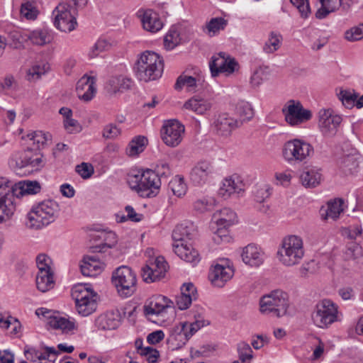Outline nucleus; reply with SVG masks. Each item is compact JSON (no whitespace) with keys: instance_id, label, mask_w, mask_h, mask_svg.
I'll list each match as a JSON object with an SVG mask.
<instances>
[{"instance_id":"obj_42","label":"nucleus","mask_w":363,"mask_h":363,"mask_svg":"<svg viewBox=\"0 0 363 363\" xmlns=\"http://www.w3.org/2000/svg\"><path fill=\"white\" fill-rule=\"evenodd\" d=\"M186 87L189 91H194L196 87V79L191 76L182 74L180 75L174 84L177 90H181L183 87Z\"/></svg>"},{"instance_id":"obj_59","label":"nucleus","mask_w":363,"mask_h":363,"mask_svg":"<svg viewBox=\"0 0 363 363\" xmlns=\"http://www.w3.org/2000/svg\"><path fill=\"white\" fill-rule=\"evenodd\" d=\"M51 259L45 254H40L36 257V264L38 272L42 271H52L50 267Z\"/></svg>"},{"instance_id":"obj_29","label":"nucleus","mask_w":363,"mask_h":363,"mask_svg":"<svg viewBox=\"0 0 363 363\" xmlns=\"http://www.w3.org/2000/svg\"><path fill=\"white\" fill-rule=\"evenodd\" d=\"M193 226H187L184 224L178 225L172 232L174 244L188 243L194 235Z\"/></svg>"},{"instance_id":"obj_38","label":"nucleus","mask_w":363,"mask_h":363,"mask_svg":"<svg viewBox=\"0 0 363 363\" xmlns=\"http://www.w3.org/2000/svg\"><path fill=\"white\" fill-rule=\"evenodd\" d=\"M49 325L54 329H60L63 333H68L74 329L75 325L73 321H71L63 317L55 316L49 320Z\"/></svg>"},{"instance_id":"obj_25","label":"nucleus","mask_w":363,"mask_h":363,"mask_svg":"<svg viewBox=\"0 0 363 363\" xmlns=\"http://www.w3.org/2000/svg\"><path fill=\"white\" fill-rule=\"evenodd\" d=\"M173 247L175 254L185 262L196 263L199 261V255L191 243L173 244Z\"/></svg>"},{"instance_id":"obj_53","label":"nucleus","mask_w":363,"mask_h":363,"mask_svg":"<svg viewBox=\"0 0 363 363\" xmlns=\"http://www.w3.org/2000/svg\"><path fill=\"white\" fill-rule=\"evenodd\" d=\"M141 276L143 279V281L147 283L155 282L162 279L159 274L156 273L153 269V267L150 264H146L144 267H143Z\"/></svg>"},{"instance_id":"obj_6","label":"nucleus","mask_w":363,"mask_h":363,"mask_svg":"<svg viewBox=\"0 0 363 363\" xmlns=\"http://www.w3.org/2000/svg\"><path fill=\"white\" fill-rule=\"evenodd\" d=\"M290 307L289 295L279 289L274 290L262 296L259 300L261 313L282 317L288 314Z\"/></svg>"},{"instance_id":"obj_20","label":"nucleus","mask_w":363,"mask_h":363,"mask_svg":"<svg viewBox=\"0 0 363 363\" xmlns=\"http://www.w3.org/2000/svg\"><path fill=\"white\" fill-rule=\"evenodd\" d=\"M213 172V167L209 162L201 161L191 169L190 179L194 184L201 185L206 182Z\"/></svg>"},{"instance_id":"obj_57","label":"nucleus","mask_w":363,"mask_h":363,"mask_svg":"<svg viewBox=\"0 0 363 363\" xmlns=\"http://www.w3.org/2000/svg\"><path fill=\"white\" fill-rule=\"evenodd\" d=\"M290 1L297 8L303 18H307L309 16L311 8L308 0H290Z\"/></svg>"},{"instance_id":"obj_10","label":"nucleus","mask_w":363,"mask_h":363,"mask_svg":"<svg viewBox=\"0 0 363 363\" xmlns=\"http://www.w3.org/2000/svg\"><path fill=\"white\" fill-rule=\"evenodd\" d=\"M313 153V147L301 139L289 140L283 148V156L289 162H301Z\"/></svg>"},{"instance_id":"obj_43","label":"nucleus","mask_w":363,"mask_h":363,"mask_svg":"<svg viewBox=\"0 0 363 363\" xmlns=\"http://www.w3.org/2000/svg\"><path fill=\"white\" fill-rule=\"evenodd\" d=\"M169 189L174 195L181 197L186 194L187 186L183 178L176 176L169 182Z\"/></svg>"},{"instance_id":"obj_37","label":"nucleus","mask_w":363,"mask_h":363,"mask_svg":"<svg viewBox=\"0 0 363 363\" xmlns=\"http://www.w3.org/2000/svg\"><path fill=\"white\" fill-rule=\"evenodd\" d=\"M28 38L37 45H44L52 40V36L47 29L35 30L30 33Z\"/></svg>"},{"instance_id":"obj_21","label":"nucleus","mask_w":363,"mask_h":363,"mask_svg":"<svg viewBox=\"0 0 363 363\" xmlns=\"http://www.w3.org/2000/svg\"><path fill=\"white\" fill-rule=\"evenodd\" d=\"M192 335V333L185 325V323L182 322L170 330L169 341L174 344L177 348H180L186 343Z\"/></svg>"},{"instance_id":"obj_40","label":"nucleus","mask_w":363,"mask_h":363,"mask_svg":"<svg viewBox=\"0 0 363 363\" xmlns=\"http://www.w3.org/2000/svg\"><path fill=\"white\" fill-rule=\"evenodd\" d=\"M147 143V139L142 135L134 138L129 143L128 147V154L130 156L137 155L144 150Z\"/></svg>"},{"instance_id":"obj_11","label":"nucleus","mask_w":363,"mask_h":363,"mask_svg":"<svg viewBox=\"0 0 363 363\" xmlns=\"http://www.w3.org/2000/svg\"><path fill=\"white\" fill-rule=\"evenodd\" d=\"M79 314L88 316L97 308L96 294L84 286L75 287L72 294Z\"/></svg>"},{"instance_id":"obj_5","label":"nucleus","mask_w":363,"mask_h":363,"mask_svg":"<svg viewBox=\"0 0 363 363\" xmlns=\"http://www.w3.org/2000/svg\"><path fill=\"white\" fill-rule=\"evenodd\" d=\"M82 0H60L52 12L54 25L62 32H71L75 29L77 22L75 16Z\"/></svg>"},{"instance_id":"obj_62","label":"nucleus","mask_w":363,"mask_h":363,"mask_svg":"<svg viewBox=\"0 0 363 363\" xmlns=\"http://www.w3.org/2000/svg\"><path fill=\"white\" fill-rule=\"evenodd\" d=\"M213 239L216 243L218 244L222 242H229L230 240V237L228 235V228H224L223 226H218V229L216 231Z\"/></svg>"},{"instance_id":"obj_45","label":"nucleus","mask_w":363,"mask_h":363,"mask_svg":"<svg viewBox=\"0 0 363 363\" xmlns=\"http://www.w3.org/2000/svg\"><path fill=\"white\" fill-rule=\"evenodd\" d=\"M359 97V94L354 91L352 92L347 90H342L338 94L339 99L342 104L347 108H352L355 106L356 101Z\"/></svg>"},{"instance_id":"obj_50","label":"nucleus","mask_w":363,"mask_h":363,"mask_svg":"<svg viewBox=\"0 0 363 363\" xmlns=\"http://www.w3.org/2000/svg\"><path fill=\"white\" fill-rule=\"evenodd\" d=\"M105 240H109L111 242H105L98 245L91 246L89 247V252L91 253L103 252H105L106 249L113 247L117 242L116 235L113 232H109L108 233H107V238H106Z\"/></svg>"},{"instance_id":"obj_30","label":"nucleus","mask_w":363,"mask_h":363,"mask_svg":"<svg viewBox=\"0 0 363 363\" xmlns=\"http://www.w3.org/2000/svg\"><path fill=\"white\" fill-rule=\"evenodd\" d=\"M37 289L41 292H47L55 286L54 273L52 271L38 272L36 279Z\"/></svg>"},{"instance_id":"obj_13","label":"nucleus","mask_w":363,"mask_h":363,"mask_svg":"<svg viewBox=\"0 0 363 363\" xmlns=\"http://www.w3.org/2000/svg\"><path fill=\"white\" fill-rule=\"evenodd\" d=\"M184 131V125L179 121L169 120L162 127L161 138L167 146L174 147L181 143Z\"/></svg>"},{"instance_id":"obj_61","label":"nucleus","mask_w":363,"mask_h":363,"mask_svg":"<svg viewBox=\"0 0 363 363\" xmlns=\"http://www.w3.org/2000/svg\"><path fill=\"white\" fill-rule=\"evenodd\" d=\"M75 169L83 179H89L94 174V167L89 163L82 162L77 165Z\"/></svg>"},{"instance_id":"obj_18","label":"nucleus","mask_w":363,"mask_h":363,"mask_svg":"<svg viewBox=\"0 0 363 363\" xmlns=\"http://www.w3.org/2000/svg\"><path fill=\"white\" fill-rule=\"evenodd\" d=\"M173 302L162 295L153 296L150 298L144 306L146 315H160L165 310L172 308Z\"/></svg>"},{"instance_id":"obj_17","label":"nucleus","mask_w":363,"mask_h":363,"mask_svg":"<svg viewBox=\"0 0 363 363\" xmlns=\"http://www.w3.org/2000/svg\"><path fill=\"white\" fill-rule=\"evenodd\" d=\"M45 165L43 156L38 150H33L32 148H27L21 155L19 160L16 161V166L20 168L30 167L31 171L39 170Z\"/></svg>"},{"instance_id":"obj_14","label":"nucleus","mask_w":363,"mask_h":363,"mask_svg":"<svg viewBox=\"0 0 363 363\" xmlns=\"http://www.w3.org/2000/svg\"><path fill=\"white\" fill-rule=\"evenodd\" d=\"M220 264H216L211 270L208 279L216 287H223L233 276L234 271L228 259H220Z\"/></svg>"},{"instance_id":"obj_64","label":"nucleus","mask_w":363,"mask_h":363,"mask_svg":"<svg viewBox=\"0 0 363 363\" xmlns=\"http://www.w3.org/2000/svg\"><path fill=\"white\" fill-rule=\"evenodd\" d=\"M362 255V248L359 245L354 243L348 247L345 251L346 259H355Z\"/></svg>"},{"instance_id":"obj_52","label":"nucleus","mask_w":363,"mask_h":363,"mask_svg":"<svg viewBox=\"0 0 363 363\" xmlns=\"http://www.w3.org/2000/svg\"><path fill=\"white\" fill-rule=\"evenodd\" d=\"M110 43L104 39H99L95 44L91 48L89 52L90 58H95L100 55V53L107 50L110 47Z\"/></svg>"},{"instance_id":"obj_48","label":"nucleus","mask_w":363,"mask_h":363,"mask_svg":"<svg viewBox=\"0 0 363 363\" xmlns=\"http://www.w3.org/2000/svg\"><path fill=\"white\" fill-rule=\"evenodd\" d=\"M103 265V263L83 262L81 265V272L84 276L94 277L101 272Z\"/></svg>"},{"instance_id":"obj_46","label":"nucleus","mask_w":363,"mask_h":363,"mask_svg":"<svg viewBox=\"0 0 363 363\" xmlns=\"http://www.w3.org/2000/svg\"><path fill=\"white\" fill-rule=\"evenodd\" d=\"M270 194V188L267 184L260 183L255 185L254 195L257 203H264Z\"/></svg>"},{"instance_id":"obj_55","label":"nucleus","mask_w":363,"mask_h":363,"mask_svg":"<svg viewBox=\"0 0 363 363\" xmlns=\"http://www.w3.org/2000/svg\"><path fill=\"white\" fill-rule=\"evenodd\" d=\"M153 267L156 273H158L161 278L164 277L165 272L168 268V264L164 257L160 256L155 258L153 262L150 264Z\"/></svg>"},{"instance_id":"obj_47","label":"nucleus","mask_w":363,"mask_h":363,"mask_svg":"<svg viewBox=\"0 0 363 363\" xmlns=\"http://www.w3.org/2000/svg\"><path fill=\"white\" fill-rule=\"evenodd\" d=\"M21 14L28 20H34L37 18L38 11L34 1H26L21 6Z\"/></svg>"},{"instance_id":"obj_4","label":"nucleus","mask_w":363,"mask_h":363,"mask_svg":"<svg viewBox=\"0 0 363 363\" xmlns=\"http://www.w3.org/2000/svg\"><path fill=\"white\" fill-rule=\"evenodd\" d=\"M163 67V62L157 53L145 51L137 60L134 71L140 81L147 82L159 79L162 76Z\"/></svg>"},{"instance_id":"obj_35","label":"nucleus","mask_w":363,"mask_h":363,"mask_svg":"<svg viewBox=\"0 0 363 363\" xmlns=\"http://www.w3.org/2000/svg\"><path fill=\"white\" fill-rule=\"evenodd\" d=\"M282 35L274 31L270 32L268 40L265 42L263 47L264 51L267 54H271L278 50L282 43Z\"/></svg>"},{"instance_id":"obj_32","label":"nucleus","mask_w":363,"mask_h":363,"mask_svg":"<svg viewBox=\"0 0 363 363\" xmlns=\"http://www.w3.org/2000/svg\"><path fill=\"white\" fill-rule=\"evenodd\" d=\"M321 7L315 13L318 19L325 18L329 13L335 11L342 5V0H320Z\"/></svg>"},{"instance_id":"obj_1","label":"nucleus","mask_w":363,"mask_h":363,"mask_svg":"<svg viewBox=\"0 0 363 363\" xmlns=\"http://www.w3.org/2000/svg\"><path fill=\"white\" fill-rule=\"evenodd\" d=\"M36 181H21L13 184L4 177H0V223L9 219L16 211V197L24 194H35L40 191Z\"/></svg>"},{"instance_id":"obj_12","label":"nucleus","mask_w":363,"mask_h":363,"mask_svg":"<svg viewBox=\"0 0 363 363\" xmlns=\"http://www.w3.org/2000/svg\"><path fill=\"white\" fill-rule=\"evenodd\" d=\"M282 113L285 121L291 126L298 125L308 121L312 117L310 110L303 108L299 101L291 99L282 108Z\"/></svg>"},{"instance_id":"obj_39","label":"nucleus","mask_w":363,"mask_h":363,"mask_svg":"<svg viewBox=\"0 0 363 363\" xmlns=\"http://www.w3.org/2000/svg\"><path fill=\"white\" fill-rule=\"evenodd\" d=\"M343 200L341 199H335L328 203V208L325 210V219L331 218L335 220L343 211Z\"/></svg>"},{"instance_id":"obj_44","label":"nucleus","mask_w":363,"mask_h":363,"mask_svg":"<svg viewBox=\"0 0 363 363\" xmlns=\"http://www.w3.org/2000/svg\"><path fill=\"white\" fill-rule=\"evenodd\" d=\"M49 69L48 63L36 64L32 66L27 72V79L35 81L45 74Z\"/></svg>"},{"instance_id":"obj_56","label":"nucleus","mask_w":363,"mask_h":363,"mask_svg":"<svg viewBox=\"0 0 363 363\" xmlns=\"http://www.w3.org/2000/svg\"><path fill=\"white\" fill-rule=\"evenodd\" d=\"M345 38L349 41L359 40L363 38V23L351 28L345 33Z\"/></svg>"},{"instance_id":"obj_26","label":"nucleus","mask_w":363,"mask_h":363,"mask_svg":"<svg viewBox=\"0 0 363 363\" xmlns=\"http://www.w3.org/2000/svg\"><path fill=\"white\" fill-rule=\"evenodd\" d=\"M141 21L143 28L151 33H156L162 29L163 24L157 14L152 10L144 11Z\"/></svg>"},{"instance_id":"obj_22","label":"nucleus","mask_w":363,"mask_h":363,"mask_svg":"<svg viewBox=\"0 0 363 363\" xmlns=\"http://www.w3.org/2000/svg\"><path fill=\"white\" fill-rule=\"evenodd\" d=\"M119 313L113 311L101 314L95 320V325L99 330H114L119 325Z\"/></svg>"},{"instance_id":"obj_3","label":"nucleus","mask_w":363,"mask_h":363,"mask_svg":"<svg viewBox=\"0 0 363 363\" xmlns=\"http://www.w3.org/2000/svg\"><path fill=\"white\" fill-rule=\"evenodd\" d=\"M60 211V206L55 201L45 200L32 208L27 215L26 225L30 229H40L54 222Z\"/></svg>"},{"instance_id":"obj_33","label":"nucleus","mask_w":363,"mask_h":363,"mask_svg":"<svg viewBox=\"0 0 363 363\" xmlns=\"http://www.w3.org/2000/svg\"><path fill=\"white\" fill-rule=\"evenodd\" d=\"M303 186L306 188H315L320 184L321 174L315 169L304 171L300 176Z\"/></svg>"},{"instance_id":"obj_2","label":"nucleus","mask_w":363,"mask_h":363,"mask_svg":"<svg viewBox=\"0 0 363 363\" xmlns=\"http://www.w3.org/2000/svg\"><path fill=\"white\" fill-rule=\"evenodd\" d=\"M128 183L131 189L135 190L142 197L156 196L161 186V179L156 172L150 169L139 170L137 174H130Z\"/></svg>"},{"instance_id":"obj_31","label":"nucleus","mask_w":363,"mask_h":363,"mask_svg":"<svg viewBox=\"0 0 363 363\" xmlns=\"http://www.w3.org/2000/svg\"><path fill=\"white\" fill-rule=\"evenodd\" d=\"M228 24V21L222 17L212 18L206 22L203 30L208 36L213 37L217 35L220 30H223Z\"/></svg>"},{"instance_id":"obj_54","label":"nucleus","mask_w":363,"mask_h":363,"mask_svg":"<svg viewBox=\"0 0 363 363\" xmlns=\"http://www.w3.org/2000/svg\"><path fill=\"white\" fill-rule=\"evenodd\" d=\"M214 200L213 199H200L195 201L194 209L200 213L211 211L213 208Z\"/></svg>"},{"instance_id":"obj_58","label":"nucleus","mask_w":363,"mask_h":363,"mask_svg":"<svg viewBox=\"0 0 363 363\" xmlns=\"http://www.w3.org/2000/svg\"><path fill=\"white\" fill-rule=\"evenodd\" d=\"M121 130L113 123H109L104 126L102 136L106 139H114L120 135Z\"/></svg>"},{"instance_id":"obj_60","label":"nucleus","mask_w":363,"mask_h":363,"mask_svg":"<svg viewBox=\"0 0 363 363\" xmlns=\"http://www.w3.org/2000/svg\"><path fill=\"white\" fill-rule=\"evenodd\" d=\"M30 140H33L34 144H36L38 148L43 146L48 140V135L43 131H35L28 135Z\"/></svg>"},{"instance_id":"obj_41","label":"nucleus","mask_w":363,"mask_h":363,"mask_svg":"<svg viewBox=\"0 0 363 363\" xmlns=\"http://www.w3.org/2000/svg\"><path fill=\"white\" fill-rule=\"evenodd\" d=\"M110 86L112 87L113 92L123 91L130 89L132 81L123 76L114 77L109 79Z\"/></svg>"},{"instance_id":"obj_8","label":"nucleus","mask_w":363,"mask_h":363,"mask_svg":"<svg viewBox=\"0 0 363 363\" xmlns=\"http://www.w3.org/2000/svg\"><path fill=\"white\" fill-rule=\"evenodd\" d=\"M111 281L121 296L129 297L136 291V275L127 266H121L113 271Z\"/></svg>"},{"instance_id":"obj_27","label":"nucleus","mask_w":363,"mask_h":363,"mask_svg":"<svg viewBox=\"0 0 363 363\" xmlns=\"http://www.w3.org/2000/svg\"><path fill=\"white\" fill-rule=\"evenodd\" d=\"M213 220L217 226L229 228L236 220V213L229 208L216 211L213 215Z\"/></svg>"},{"instance_id":"obj_28","label":"nucleus","mask_w":363,"mask_h":363,"mask_svg":"<svg viewBox=\"0 0 363 363\" xmlns=\"http://www.w3.org/2000/svg\"><path fill=\"white\" fill-rule=\"evenodd\" d=\"M212 106L211 103L199 96L191 97L184 104V108L194 111L198 114H203L210 110Z\"/></svg>"},{"instance_id":"obj_34","label":"nucleus","mask_w":363,"mask_h":363,"mask_svg":"<svg viewBox=\"0 0 363 363\" xmlns=\"http://www.w3.org/2000/svg\"><path fill=\"white\" fill-rule=\"evenodd\" d=\"M228 57L229 56L225 52H220L216 56L212 57V60L209 63L212 77H217L219 73H223L225 64Z\"/></svg>"},{"instance_id":"obj_15","label":"nucleus","mask_w":363,"mask_h":363,"mask_svg":"<svg viewBox=\"0 0 363 363\" xmlns=\"http://www.w3.org/2000/svg\"><path fill=\"white\" fill-rule=\"evenodd\" d=\"M238 123L239 122L237 120L228 113H223L216 116L211 125V128L217 135L228 137L238 127Z\"/></svg>"},{"instance_id":"obj_51","label":"nucleus","mask_w":363,"mask_h":363,"mask_svg":"<svg viewBox=\"0 0 363 363\" xmlns=\"http://www.w3.org/2000/svg\"><path fill=\"white\" fill-rule=\"evenodd\" d=\"M179 33L174 29H170L164 37V45L167 50H172L180 43Z\"/></svg>"},{"instance_id":"obj_16","label":"nucleus","mask_w":363,"mask_h":363,"mask_svg":"<svg viewBox=\"0 0 363 363\" xmlns=\"http://www.w3.org/2000/svg\"><path fill=\"white\" fill-rule=\"evenodd\" d=\"M342 122V118L334 115L330 109H323L319 111V127L324 135H334L337 127Z\"/></svg>"},{"instance_id":"obj_19","label":"nucleus","mask_w":363,"mask_h":363,"mask_svg":"<svg viewBox=\"0 0 363 363\" xmlns=\"http://www.w3.org/2000/svg\"><path fill=\"white\" fill-rule=\"evenodd\" d=\"M244 191V184L237 176L225 178L218 190V194L224 199H228L233 195H239Z\"/></svg>"},{"instance_id":"obj_9","label":"nucleus","mask_w":363,"mask_h":363,"mask_svg":"<svg viewBox=\"0 0 363 363\" xmlns=\"http://www.w3.org/2000/svg\"><path fill=\"white\" fill-rule=\"evenodd\" d=\"M338 306L330 299H323L315 306L311 314L313 323L318 328H327L337 321Z\"/></svg>"},{"instance_id":"obj_23","label":"nucleus","mask_w":363,"mask_h":363,"mask_svg":"<svg viewBox=\"0 0 363 363\" xmlns=\"http://www.w3.org/2000/svg\"><path fill=\"white\" fill-rule=\"evenodd\" d=\"M76 89L79 98L86 101H90L96 92L94 78L86 76L82 77L77 82Z\"/></svg>"},{"instance_id":"obj_24","label":"nucleus","mask_w":363,"mask_h":363,"mask_svg":"<svg viewBox=\"0 0 363 363\" xmlns=\"http://www.w3.org/2000/svg\"><path fill=\"white\" fill-rule=\"evenodd\" d=\"M359 155L356 150H354L352 153L344 155L339 159V167L346 175L353 174L359 167Z\"/></svg>"},{"instance_id":"obj_49","label":"nucleus","mask_w":363,"mask_h":363,"mask_svg":"<svg viewBox=\"0 0 363 363\" xmlns=\"http://www.w3.org/2000/svg\"><path fill=\"white\" fill-rule=\"evenodd\" d=\"M264 252L260 247L251 244V267H258L264 263Z\"/></svg>"},{"instance_id":"obj_63","label":"nucleus","mask_w":363,"mask_h":363,"mask_svg":"<svg viewBox=\"0 0 363 363\" xmlns=\"http://www.w3.org/2000/svg\"><path fill=\"white\" fill-rule=\"evenodd\" d=\"M181 294L189 296L193 301L198 298L196 289L192 283L184 284L181 287Z\"/></svg>"},{"instance_id":"obj_7","label":"nucleus","mask_w":363,"mask_h":363,"mask_svg":"<svg viewBox=\"0 0 363 363\" xmlns=\"http://www.w3.org/2000/svg\"><path fill=\"white\" fill-rule=\"evenodd\" d=\"M277 253L284 265L291 267L298 264L304 255L302 239L296 235L285 238Z\"/></svg>"},{"instance_id":"obj_36","label":"nucleus","mask_w":363,"mask_h":363,"mask_svg":"<svg viewBox=\"0 0 363 363\" xmlns=\"http://www.w3.org/2000/svg\"><path fill=\"white\" fill-rule=\"evenodd\" d=\"M270 69L268 66H259L255 69L251 76V87L259 86L264 81L268 79Z\"/></svg>"}]
</instances>
